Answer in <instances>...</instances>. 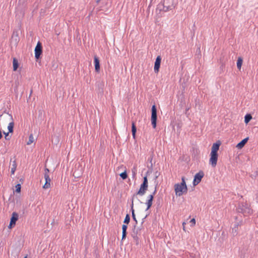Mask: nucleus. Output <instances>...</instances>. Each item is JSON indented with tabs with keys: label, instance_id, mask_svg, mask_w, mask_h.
<instances>
[{
	"label": "nucleus",
	"instance_id": "nucleus-1",
	"mask_svg": "<svg viewBox=\"0 0 258 258\" xmlns=\"http://www.w3.org/2000/svg\"><path fill=\"white\" fill-rule=\"evenodd\" d=\"M175 5L174 0H163V2L159 3L157 5L156 10L159 11L160 12L161 11L167 12L170 10H173L175 7Z\"/></svg>",
	"mask_w": 258,
	"mask_h": 258
},
{
	"label": "nucleus",
	"instance_id": "nucleus-2",
	"mask_svg": "<svg viewBox=\"0 0 258 258\" xmlns=\"http://www.w3.org/2000/svg\"><path fill=\"white\" fill-rule=\"evenodd\" d=\"M174 190L176 195L178 196H181L183 194L187 193L188 189L184 176L181 177V183H176L174 185Z\"/></svg>",
	"mask_w": 258,
	"mask_h": 258
},
{
	"label": "nucleus",
	"instance_id": "nucleus-3",
	"mask_svg": "<svg viewBox=\"0 0 258 258\" xmlns=\"http://www.w3.org/2000/svg\"><path fill=\"white\" fill-rule=\"evenodd\" d=\"M236 210L238 213L243 214L244 216H248L252 213V210L246 203H239Z\"/></svg>",
	"mask_w": 258,
	"mask_h": 258
},
{
	"label": "nucleus",
	"instance_id": "nucleus-4",
	"mask_svg": "<svg viewBox=\"0 0 258 258\" xmlns=\"http://www.w3.org/2000/svg\"><path fill=\"white\" fill-rule=\"evenodd\" d=\"M148 181L147 175H146L143 178V183L141 184L139 190L135 194H134V197H137L138 195L143 196L144 195L148 189Z\"/></svg>",
	"mask_w": 258,
	"mask_h": 258
},
{
	"label": "nucleus",
	"instance_id": "nucleus-5",
	"mask_svg": "<svg viewBox=\"0 0 258 258\" xmlns=\"http://www.w3.org/2000/svg\"><path fill=\"white\" fill-rule=\"evenodd\" d=\"M157 108L155 104L152 106L151 108V124L154 128H155L157 125Z\"/></svg>",
	"mask_w": 258,
	"mask_h": 258
},
{
	"label": "nucleus",
	"instance_id": "nucleus-6",
	"mask_svg": "<svg viewBox=\"0 0 258 258\" xmlns=\"http://www.w3.org/2000/svg\"><path fill=\"white\" fill-rule=\"evenodd\" d=\"M35 58L38 60L41 58L42 53V45L40 41H38L34 50Z\"/></svg>",
	"mask_w": 258,
	"mask_h": 258
},
{
	"label": "nucleus",
	"instance_id": "nucleus-7",
	"mask_svg": "<svg viewBox=\"0 0 258 258\" xmlns=\"http://www.w3.org/2000/svg\"><path fill=\"white\" fill-rule=\"evenodd\" d=\"M204 176V173L202 170H200L199 172L197 173L194 178L193 185L194 186L197 185L202 180Z\"/></svg>",
	"mask_w": 258,
	"mask_h": 258
},
{
	"label": "nucleus",
	"instance_id": "nucleus-8",
	"mask_svg": "<svg viewBox=\"0 0 258 258\" xmlns=\"http://www.w3.org/2000/svg\"><path fill=\"white\" fill-rule=\"evenodd\" d=\"M157 189H156V186L155 187L154 191L153 192V193L148 197V200H147L146 202V205H147V207L146 209V211L148 210L150 208L152 207L153 204V201L154 200V197L156 193Z\"/></svg>",
	"mask_w": 258,
	"mask_h": 258
},
{
	"label": "nucleus",
	"instance_id": "nucleus-9",
	"mask_svg": "<svg viewBox=\"0 0 258 258\" xmlns=\"http://www.w3.org/2000/svg\"><path fill=\"white\" fill-rule=\"evenodd\" d=\"M18 214L15 212H13L10 219V222L8 226V228L11 229L14 227L16 225L17 221L18 220Z\"/></svg>",
	"mask_w": 258,
	"mask_h": 258
},
{
	"label": "nucleus",
	"instance_id": "nucleus-10",
	"mask_svg": "<svg viewBox=\"0 0 258 258\" xmlns=\"http://www.w3.org/2000/svg\"><path fill=\"white\" fill-rule=\"evenodd\" d=\"M19 41V38L18 37V32L14 31L11 37V44L14 45L15 46H17Z\"/></svg>",
	"mask_w": 258,
	"mask_h": 258
},
{
	"label": "nucleus",
	"instance_id": "nucleus-11",
	"mask_svg": "<svg viewBox=\"0 0 258 258\" xmlns=\"http://www.w3.org/2000/svg\"><path fill=\"white\" fill-rule=\"evenodd\" d=\"M210 158L209 160V163L211 165V166L213 167H216L217 161H218V154H214L210 153Z\"/></svg>",
	"mask_w": 258,
	"mask_h": 258
},
{
	"label": "nucleus",
	"instance_id": "nucleus-12",
	"mask_svg": "<svg viewBox=\"0 0 258 258\" xmlns=\"http://www.w3.org/2000/svg\"><path fill=\"white\" fill-rule=\"evenodd\" d=\"M221 144L220 141L218 140L212 145L211 153L214 154H218V151L219 150L220 146Z\"/></svg>",
	"mask_w": 258,
	"mask_h": 258
},
{
	"label": "nucleus",
	"instance_id": "nucleus-13",
	"mask_svg": "<svg viewBox=\"0 0 258 258\" xmlns=\"http://www.w3.org/2000/svg\"><path fill=\"white\" fill-rule=\"evenodd\" d=\"M161 62V57L160 55L157 56L155 63H154V70L155 73H158L159 71V69L160 67Z\"/></svg>",
	"mask_w": 258,
	"mask_h": 258
},
{
	"label": "nucleus",
	"instance_id": "nucleus-14",
	"mask_svg": "<svg viewBox=\"0 0 258 258\" xmlns=\"http://www.w3.org/2000/svg\"><path fill=\"white\" fill-rule=\"evenodd\" d=\"M94 63L95 72L96 73H99L100 71V60L97 55L94 56Z\"/></svg>",
	"mask_w": 258,
	"mask_h": 258
},
{
	"label": "nucleus",
	"instance_id": "nucleus-15",
	"mask_svg": "<svg viewBox=\"0 0 258 258\" xmlns=\"http://www.w3.org/2000/svg\"><path fill=\"white\" fill-rule=\"evenodd\" d=\"M242 224V221H240L239 222H236L234 224V227L232 229V233L234 236H236L238 234V226H240Z\"/></svg>",
	"mask_w": 258,
	"mask_h": 258
},
{
	"label": "nucleus",
	"instance_id": "nucleus-16",
	"mask_svg": "<svg viewBox=\"0 0 258 258\" xmlns=\"http://www.w3.org/2000/svg\"><path fill=\"white\" fill-rule=\"evenodd\" d=\"M44 177L45 180V183L43 186L44 189H47L50 187L51 179L49 175H44Z\"/></svg>",
	"mask_w": 258,
	"mask_h": 258
},
{
	"label": "nucleus",
	"instance_id": "nucleus-17",
	"mask_svg": "<svg viewBox=\"0 0 258 258\" xmlns=\"http://www.w3.org/2000/svg\"><path fill=\"white\" fill-rule=\"evenodd\" d=\"M248 140V137L244 138L237 144L236 147L239 149H242L245 146Z\"/></svg>",
	"mask_w": 258,
	"mask_h": 258
},
{
	"label": "nucleus",
	"instance_id": "nucleus-18",
	"mask_svg": "<svg viewBox=\"0 0 258 258\" xmlns=\"http://www.w3.org/2000/svg\"><path fill=\"white\" fill-rule=\"evenodd\" d=\"M127 224H123L122 226V238H121V241L125 239L127 235Z\"/></svg>",
	"mask_w": 258,
	"mask_h": 258
},
{
	"label": "nucleus",
	"instance_id": "nucleus-19",
	"mask_svg": "<svg viewBox=\"0 0 258 258\" xmlns=\"http://www.w3.org/2000/svg\"><path fill=\"white\" fill-rule=\"evenodd\" d=\"M132 135L134 139H136V134L137 132V127L135 124V122L134 121H133L132 123Z\"/></svg>",
	"mask_w": 258,
	"mask_h": 258
},
{
	"label": "nucleus",
	"instance_id": "nucleus-20",
	"mask_svg": "<svg viewBox=\"0 0 258 258\" xmlns=\"http://www.w3.org/2000/svg\"><path fill=\"white\" fill-rule=\"evenodd\" d=\"M13 71H16L19 67V62L16 58H13Z\"/></svg>",
	"mask_w": 258,
	"mask_h": 258
},
{
	"label": "nucleus",
	"instance_id": "nucleus-21",
	"mask_svg": "<svg viewBox=\"0 0 258 258\" xmlns=\"http://www.w3.org/2000/svg\"><path fill=\"white\" fill-rule=\"evenodd\" d=\"M243 62V59L241 57H239L237 60V67L239 70H240Z\"/></svg>",
	"mask_w": 258,
	"mask_h": 258
},
{
	"label": "nucleus",
	"instance_id": "nucleus-22",
	"mask_svg": "<svg viewBox=\"0 0 258 258\" xmlns=\"http://www.w3.org/2000/svg\"><path fill=\"white\" fill-rule=\"evenodd\" d=\"M140 228L136 229V228H135L134 227V228L133 229L132 233L131 234L132 237H135L138 236V232H139V231H140Z\"/></svg>",
	"mask_w": 258,
	"mask_h": 258
},
{
	"label": "nucleus",
	"instance_id": "nucleus-23",
	"mask_svg": "<svg viewBox=\"0 0 258 258\" xmlns=\"http://www.w3.org/2000/svg\"><path fill=\"white\" fill-rule=\"evenodd\" d=\"M251 119V115L250 114H246L244 116V122L247 124Z\"/></svg>",
	"mask_w": 258,
	"mask_h": 258
},
{
	"label": "nucleus",
	"instance_id": "nucleus-24",
	"mask_svg": "<svg viewBox=\"0 0 258 258\" xmlns=\"http://www.w3.org/2000/svg\"><path fill=\"white\" fill-rule=\"evenodd\" d=\"M14 123L13 121H12L11 122L9 123V125H8V129L9 130V133H13V131H14Z\"/></svg>",
	"mask_w": 258,
	"mask_h": 258
},
{
	"label": "nucleus",
	"instance_id": "nucleus-25",
	"mask_svg": "<svg viewBox=\"0 0 258 258\" xmlns=\"http://www.w3.org/2000/svg\"><path fill=\"white\" fill-rule=\"evenodd\" d=\"M153 157H154V153L153 152H152L150 157H149L148 159V161L150 163V166H148V168H150L151 169H152V167H153V163H152V160H153Z\"/></svg>",
	"mask_w": 258,
	"mask_h": 258
},
{
	"label": "nucleus",
	"instance_id": "nucleus-26",
	"mask_svg": "<svg viewBox=\"0 0 258 258\" xmlns=\"http://www.w3.org/2000/svg\"><path fill=\"white\" fill-rule=\"evenodd\" d=\"M132 218H133V220L135 221V223L134 225V227L135 228H136V226H137V225L138 224V221L136 219V215H135V210H132Z\"/></svg>",
	"mask_w": 258,
	"mask_h": 258
},
{
	"label": "nucleus",
	"instance_id": "nucleus-27",
	"mask_svg": "<svg viewBox=\"0 0 258 258\" xmlns=\"http://www.w3.org/2000/svg\"><path fill=\"white\" fill-rule=\"evenodd\" d=\"M17 168V164L15 161H13V164H12V167L11 170V173L12 174H14L15 173V172Z\"/></svg>",
	"mask_w": 258,
	"mask_h": 258
},
{
	"label": "nucleus",
	"instance_id": "nucleus-28",
	"mask_svg": "<svg viewBox=\"0 0 258 258\" xmlns=\"http://www.w3.org/2000/svg\"><path fill=\"white\" fill-rule=\"evenodd\" d=\"M15 192L17 193H20L21 190V185L20 183H18L15 186ZM15 191H13V195L14 194Z\"/></svg>",
	"mask_w": 258,
	"mask_h": 258
},
{
	"label": "nucleus",
	"instance_id": "nucleus-29",
	"mask_svg": "<svg viewBox=\"0 0 258 258\" xmlns=\"http://www.w3.org/2000/svg\"><path fill=\"white\" fill-rule=\"evenodd\" d=\"M119 176H120V177L123 179V180H125L127 178V174L126 173V170H125L124 171V172L121 173L120 174H119Z\"/></svg>",
	"mask_w": 258,
	"mask_h": 258
},
{
	"label": "nucleus",
	"instance_id": "nucleus-30",
	"mask_svg": "<svg viewBox=\"0 0 258 258\" xmlns=\"http://www.w3.org/2000/svg\"><path fill=\"white\" fill-rule=\"evenodd\" d=\"M130 216L129 214H126L125 217L124 219L123 223L126 224H128L130 222Z\"/></svg>",
	"mask_w": 258,
	"mask_h": 258
},
{
	"label": "nucleus",
	"instance_id": "nucleus-31",
	"mask_svg": "<svg viewBox=\"0 0 258 258\" xmlns=\"http://www.w3.org/2000/svg\"><path fill=\"white\" fill-rule=\"evenodd\" d=\"M34 141V137L32 134H31L29 137V140L27 143V145H30Z\"/></svg>",
	"mask_w": 258,
	"mask_h": 258
},
{
	"label": "nucleus",
	"instance_id": "nucleus-32",
	"mask_svg": "<svg viewBox=\"0 0 258 258\" xmlns=\"http://www.w3.org/2000/svg\"><path fill=\"white\" fill-rule=\"evenodd\" d=\"M135 198H137V197H134V195H133L132 197V200H132V203L131 204V212H132V210H134V200Z\"/></svg>",
	"mask_w": 258,
	"mask_h": 258
},
{
	"label": "nucleus",
	"instance_id": "nucleus-33",
	"mask_svg": "<svg viewBox=\"0 0 258 258\" xmlns=\"http://www.w3.org/2000/svg\"><path fill=\"white\" fill-rule=\"evenodd\" d=\"M9 132L8 133H6L5 132H3V134L5 135V138L6 140H10L11 137H9Z\"/></svg>",
	"mask_w": 258,
	"mask_h": 258
},
{
	"label": "nucleus",
	"instance_id": "nucleus-34",
	"mask_svg": "<svg viewBox=\"0 0 258 258\" xmlns=\"http://www.w3.org/2000/svg\"><path fill=\"white\" fill-rule=\"evenodd\" d=\"M134 239V242L136 243L137 245L139 244V238L138 236L133 237Z\"/></svg>",
	"mask_w": 258,
	"mask_h": 258
},
{
	"label": "nucleus",
	"instance_id": "nucleus-35",
	"mask_svg": "<svg viewBox=\"0 0 258 258\" xmlns=\"http://www.w3.org/2000/svg\"><path fill=\"white\" fill-rule=\"evenodd\" d=\"M44 171H45L44 175H49L48 173L49 172V170L47 168H45L44 169Z\"/></svg>",
	"mask_w": 258,
	"mask_h": 258
},
{
	"label": "nucleus",
	"instance_id": "nucleus-36",
	"mask_svg": "<svg viewBox=\"0 0 258 258\" xmlns=\"http://www.w3.org/2000/svg\"><path fill=\"white\" fill-rule=\"evenodd\" d=\"M190 223H191V225H195L196 224V220L194 218H192L190 220Z\"/></svg>",
	"mask_w": 258,
	"mask_h": 258
},
{
	"label": "nucleus",
	"instance_id": "nucleus-37",
	"mask_svg": "<svg viewBox=\"0 0 258 258\" xmlns=\"http://www.w3.org/2000/svg\"><path fill=\"white\" fill-rule=\"evenodd\" d=\"M148 215H149V214H147L146 215V216L144 218L142 219V224H143L144 223L145 219L148 216Z\"/></svg>",
	"mask_w": 258,
	"mask_h": 258
},
{
	"label": "nucleus",
	"instance_id": "nucleus-38",
	"mask_svg": "<svg viewBox=\"0 0 258 258\" xmlns=\"http://www.w3.org/2000/svg\"><path fill=\"white\" fill-rule=\"evenodd\" d=\"M255 200L256 202H258V190L257 191L256 193L255 194Z\"/></svg>",
	"mask_w": 258,
	"mask_h": 258
},
{
	"label": "nucleus",
	"instance_id": "nucleus-39",
	"mask_svg": "<svg viewBox=\"0 0 258 258\" xmlns=\"http://www.w3.org/2000/svg\"><path fill=\"white\" fill-rule=\"evenodd\" d=\"M99 93H103V88L99 89Z\"/></svg>",
	"mask_w": 258,
	"mask_h": 258
},
{
	"label": "nucleus",
	"instance_id": "nucleus-40",
	"mask_svg": "<svg viewBox=\"0 0 258 258\" xmlns=\"http://www.w3.org/2000/svg\"><path fill=\"white\" fill-rule=\"evenodd\" d=\"M157 173H158V172H157H157H156V176H155V178H156H156H158V176H159V173L157 174Z\"/></svg>",
	"mask_w": 258,
	"mask_h": 258
},
{
	"label": "nucleus",
	"instance_id": "nucleus-41",
	"mask_svg": "<svg viewBox=\"0 0 258 258\" xmlns=\"http://www.w3.org/2000/svg\"><path fill=\"white\" fill-rule=\"evenodd\" d=\"M185 224H186V223L185 222H183L182 226H183V229L184 230H185V229H184V226H185Z\"/></svg>",
	"mask_w": 258,
	"mask_h": 258
},
{
	"label": "nucleus",
	"instance_id": "nucleus-42",
	"mask_svg": "<svg viewBox=\"0 0 258 258\" xmlns=\"http://www.w3.org/2000/svg\"><path fill=\"white\" fill-rule=\"evenodd\" d=\"M101 0H97L96 3L98 4Z\"/></svg>",
	"mask_w": 258,
	"mask_h": 258
},
{
	"label": "nucleus",
	"instance_id": "nucleus-43",
	"mask_svg": "<svg viewBox=\"0 0 258 258\" xmlns=\"http://www.w3.org/2000/svg\"><path fill=\"white\" fill-rule=\"evenodd\" d=\"M9 115L11 117V119H12V120H13V117H12V115H11V114H9Z\"/></svg>",
	"mask_w": 258,
	"mask_h": 258
},
{
	"label": "nucleus",
	"instance_id": "nucleus-44",
	"mask_svg": "<svg viewBox=\"0 0 258 258\" xmlns=\"http://www.w3.org/2000/svg\"><path fill=\"white\" fill-rule=\"evenodd\" d=\"M152 1L153 0H151V2H152ZM150 7H151V4H150L149 6H148V8L149 9Z\"/></svg>",
	"mask_w": 258,
	"mask_h": 258
},
{
	"label": "nucleus",
	"instance_id": "nucleus-45",
	"mask_svg": "<svg viewBox=\"0 0 258 258\" xmlns=\"http://www.w3.org/2000/svg\"><path fill=\"white\" fill-rule=\"evenodd\" d=\"M12 197V195H11L10 197L9 198V201L11 200Z\"/></svg>",
	"mask_w": 258,
	"mask_h": 258
},
{
	"label": "nucleus",
	"instance_id": "nucleus-46",
	"mask_svg": "<svg viewBox=\"0 0 258 258\" xmlns=\"http://www.w3.org/2000/svg\"><path fill=\"white\" fill-rule=\"evenodd\" d=\"M133 173L134 175H135L136 174L135 171H134L133 170Z\"/></svg>",
	"mask_w": 258,
	"mask_h": 258
},
{
	"label": "nucleus",
	"instance_id": "nucleus-47",
	"mask_svg": "<svg viewBox=\"0 0 258 258\" xmlns=\"http://www.w3.org/2000/svg\"><path fill=\"white\" fill-rule=\"evenodd\" d=\"M20 181H21V182H22H22H23V180L22 179H20Z\"/></svg>",
	"mask_w": 258,
	"mask_h": 258
},
{
	"label": "nucleus",
	"instance_id": "nucleus-48",
	"mask_svg": "<svg viewBox=\"0 0 258 258\" xmlns=\"http://www.w3.org/2000/svg\"><path fill=\"white\" fill-rule=\"evenodd\" d=\"M24 258H27V255H26Z\"/></svg>",
	"mask_w": 258,
	"mask_h": 258
}]
</instances>
